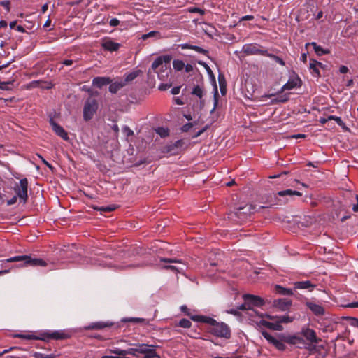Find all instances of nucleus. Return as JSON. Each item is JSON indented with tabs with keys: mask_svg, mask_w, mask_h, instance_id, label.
I'll list each match as a JSON object with an SVG mask.
<instances>
[{
	"mask_svg": "<svg viewBox=\"0 0 358 358\" xmlns=\"http://www.w3.org/2000/svg\"><path fill=\"white\" fill-rule=\"evenodd\" d=\"M13 262H22V265L31 266H46L47 263L41 258H32L29 255L15 256L0 262V276L8 273L12 269L9 265Z\"/></svg>",
	"mask_w": 358,
	"mask_h": 358,
	"instance_id": "1",
	"label": "nucleus"
},
{
	"mask_svg": "<svg viewBox=\"0 0 358 358\" xmlns=\"http://www.w3.org/2000/svg\"><path fill=\"white\" fill-rule=\"evenodd\" d=\"M15 337L26 340H42L49 341L50 340H64L70 337V335L64 331H47L41 332L38 336L34 334H17Z\"/></svg>",
	"mask_w": 358,
	"mask_h": 358,
	"instance_id": "2",
	"label": "nucleus"
},
{
	"mask_svg": "<svg viewBox=\"0 0 358 358\" xmlns=\"http://www.w3.org/2000/svg\"><path fill=\"white\" fill-rule=\"evenodd\" d=\"M243 299L244 303L238 306V310H252L254 307H261L264 303L263 299L253 294H245L243 295Z\"/></svg>",
	"mask_w": 358,
	"mask_h": 358,
	"instance_id": "3",
	"label": "nucleus"
},
{
	"mask_svg": "<svg viewBox=\"0 0 358 358\" xmlns=\"http://www.w3.org/2000/svg\"><path fill=\"white\" fill-rule=\"evenodd\" d=\"M208 331L213 335L228 339L231 337V329L224 322L215 323L213 327H210Z\"/></svg>",
	"mask_w": 358,
	"mask_h": 358,
	"instance_id": "4",
	"label": "nucleus"
},
{
	"mask_svg": "<svg viewBox=\"0 0 358 358\" xmlns=\"http://www.w3.org/2000/svg\"><path fill=\"white\" fill-rule=\"evenodd\" d=\"M99 104L97 101L92 97L88 98L85 103L83 108V119L85 121L92 120L96 113Z\"/></svg>",
	"mask_w": 358,
	"mask_h": 358,
	"instance_id": "5",
	"label": "nucleus"
},
{
	"mask_svg": "<svg viewBox=\"0 0 358 358\" xmlns=\"http://www.w3.org/2000/svg\"><path fill=\"white\" fill-rule=\"evenodd\" d=\"M13 189L19 197L20 202L26 203L28 200V180L27 178L21 179L19 184H17Z\"/></svg>",
	"mask_w": 358,
	"mask_h": 358,
	"instance_id": "6",
	"label": "nucleus"
},
{
	"mask_svg": "<svg viewBox=\"0 0 358 358\" xmlns=\"http://www.w3.org/2000/svg\"><path fill=\"white\" fill-rule=\"evenodd\" d=\"M242 52L247 55H261L266 56L268 50L259 44L250 43L245 44L242 48Z\"/></svg>",
	"mask_w": 358,
	"mask_h": 358,
	"instance_id": "7",
	"label": "nucleus"
},
{
	"mask_svg": "<svg viewBox=\"0 0 358 358\" xmlns=\"http://www.w3.org/2000/svg\"><path fill=\"white\" fill-rule=\"evenodd\" d=\"M134 346L138 347V353L143 354V358H155L159 357V356L156 352L155 345H148L145 343H137L134 344Z\"/></svg>",
	"mask_w": 358,
	"mask_h": 358,
	"instance_id": "8",
	"label": "nucleus"
},
{
	"mask_svg": "<svg viewBox=\"0 0 358 358\" xmlns=\"http://www.w3.org/2000/svg\"><path fill=\"white\" fill-rule=\"evenodd\" d=\"M294 289H314L315 285L310 280L298 281L293 283ZM277 291H292V288H283L279 285H276Z\"/></svg>",
	"mask_w": 358,
	"mask_h": 358,
	"instance_id": "9",
	"label": "nucleus"
},
{
	"mask_svg": "<svg viewBox=\"0 0 358 358\" xmlns=\"http://www.w3.org/2000/svg\"><path fill=\"white\" fill-rule=\"evenodd\" d=\"M184 144L185 143L182 140H178L173 143L164 146L163 152L171 155H178L181 151Z\"/></svg>",
	"mask_w": 358,
	"mask_h": 358,
	"instance_id": "10",
	"label": "nucleus"
},
{
	"mask_svg": "<svg viewBox=\"0 0 358 358\" xmlns=\"http://www.w3.org/2000/svg\"><path fill=\"white\" fill-rule=\"evenodd\" d=\"M306 306L309 308L312 313L316 317H322L325 315V308L319 303L313 300H308L305 302Z\"/></svg>",
	"mask_w": 358,
	"mask_h": 358,
	"instance_id": "11",
	"label": "nucleus"
},
{
	"mask_svg": "<svg viewBox=\"0 0 358 358\" xmlns=\"http://www.w3.org/2000/svg\"><path fill=\"white\" fill-rule=\"evenodd\" d=\"M301 334L311 343L317 344L322 341L317 336L316 332L308 327H303Z\"/></svg>",
	"mask_w": 358,
	"mask_h": 358,
	"instance_id": "12",
	"label": "nucleus"
},
{
	"mask_svg": "<svg viewBox=\"0 0 358 358\" xmlns=\"http://www.w3.org/2000/svg\"><path fill=\"white\" fill-rule=\"evenodd\" d=\"M292 305L291 299L287 298L275 299L273 301V306L281 311H287Z\"/></svg>",
	"mask_w": 358,
	"mask_h": 358,
	"instance_id": "13",
	"label": "nucleus"
},
{
	"mask_svg": "<svg viewBox=\"0 0 358 358\" xmlns=\"http://www.w3.org/2000/svg\"><path fill=\"white\" fill-rule=\"evenodd\" d=\"M115 326V328H118L119 327V325L118 324H116L112 322H102V321H100V322H93L90 324H89L88 326H86L85 327V329H87V330H91V329H98V330H100V329H103L106 327H113Z\"/></svg>",
	"mask_w": 358,
	"mask_h": 358,
	"instance_id": "14",
	"label": "nucleus"
},
{
	"mask_svg": "<svg viewBox=\"0 0 358 358\" xmlns=\"http://www.w3.org/2000/svg\"><path fill=\"white\" fill-rule=\"evenodd\" d=\"M101 47L105 50L109 52H115L117 51L119 48L121 47V44L113 41L110 38H107L103 41L101 43Z\"/></svg>",
	"mask_w": 358,
	"mask_h": 358,
	"instance_id": "15",
	"label": "nucleus"
},
{
	"mask_svg": "<svg viewBox=\"0 0 358 358\" xmlns=\"http://www.w3.org/2000/svg\"><path fill=\"white\" fill-rule=\"evenodd\" d=\"M110 352L111 353L115 354L117 355H131L136 357H139L138 353V347L131 348L127 350H121L117 348H115L113 349H110Z\"/></svg>",
	"mask_w": 358,
	"mask_h": 358,
	"instance_id": "16",
	"label": "nucleus"
},
{
	"mask_svg": "<svg viewBox=\"0 0 358 358\" xmlns=\"http://www.w3.org/2000/svg\"><path fill=\"white\" fill-rule=\"evenodd\" d=\"M301 80L298 76L294 78H289L288 81L282 87L281 91L292 90L297 87H301Z\"/></svg>",
	"mask_w": 358,
	"mask_h": 358,
	"instance_id": "17",
	"label": "nucleus"
},
{
	"mask_svg": "<svg viewBox=\"0 0 358 358\" xmlns=\"http://www.w3.org/2000/svg\"><path fill=\"white\" fill-rule=\"evenodd\" d=\"M50 125L52 126L53 131L57 136H59V137H61L62 139H64L65 141H67L69 139L68 134L66 133V131L64 129V128L62 126H60L59 124L56 123L52 120H50Z\"/></svg>",
	"mask_w": 358,
	"mask_h": 358,
	"instance_id": "18",
	"label": "nucleus"
},
{
	"mask_svg": "<svg viewBox=\"0 0 358 358\" xmlns=\"http://www.w3.org/2000/svg\"><path fill=\"white\" fill-rule=\"evenodd\" d=\"M199 78L198 83L194 86L191 93L192 95L201 99L203 96L204 83L203 76L200 75Z\"/></svg>",
	"mask_w": 358,
	"mask_h": 358,
	"instance_id": "19",
	"label": "nucleus"
},
{
	"mask_svg": "<svg viewBox=\"0 0 358 358\" xmlns=\"http://www.w3.org/2000/svg\"><path fill=\"white\" fill-rule=\"evenodd\" d=\"M191 319L194 322L208 324L210 327H213L215 323H217V321L215 319L204 315H192L191 316Z\"/></svg>",
	"mask_w": 358,
	"mask_h": 358,
	"instance_id": "20",
	"label": "nucleus"
},
{
	"mask_svg": "<svg viewBox=\"0 0 358 358\" xmlns=\"http://www.w3.org/2000/svg\"><path fill=\"white\" fill-rule=\"evenodd\" d=\"M112 83V79L109 77H96L92 80V85L98 88H101L104 85Z\"/></svg>",
	"mask_w": 358,
	"mask_h": 358,
	"instance_id": "21",
	"label": "nucleus"
},
{
	"mask_svg": "<svg viewBox=\"0 0 358 358\" xmlns=\"http://www.w3.org/2000/svg\"><path fill=\"white\" fill-rule=\"evenodd\" d=\"M282 341L287 343L291 344V345H296L299 343H303L304 341L303 338L292 335V336H282Z\"/></svg>",
	"mask_w": 358,
	"mask_h": 358,
	"instance_id": "22",
	"label": "nucleus"
},
{
	"mask_svg": "<svg viewBox=\"0 0 358 358\" xmlns=\"http://www.w3.org/2000/svg\"><path fill=\"white\" fill-rule=\"evenodd\" d=\"M260 323L263 326H264L270 329H272V330L282 331L283 329L282 326L278 322V320L275 323H273V322H271L266 321V320H261Z\"/></svg>",
	"mask_w": 358,
	"mask_h": 358,
	"instance_id": "23",
	"label": "nucleus"
},
{
	"mask_svg": "<svg viewBox=\"0 0 358 358\" xmlns=\"http://www.w3.org/2000/svg\"><path fill=\"white\" fill-rule=\"evenodd\" d=\"M317 65H322V64L315 59H310V69L311 70V73L315 77H320V73Z\"/></svg>",
	"mask_w": 358,
	"mask_h": 358,
	"instance_id": "24",
	"label": "nucleus"
},
{
	"mask_svg": "<svg viewBox=\"0 0 358 358\" xmlns=\"http://www.w3.org/2000/svg\"><path fill=\"white\" fill-rule=\"evenodd\" d=\"M308 45L313 46L315 53L318 56H321V55H327V54H329L330 52V51L329 50L323 49L320 45H318L315 42H312V43H306V48H307Z\"/></svg>",
	"mask_w": 358,
	"mask_h": 358,
	"instance_id": "25",
	"label": "nucleus"
},
{
	"mask_svg": "<svg viewBox=\"0 0 358 358\" xmlns=\"http://www.w3.org/2000/svg\"><path fill=\"white\" fill-rule=\"evenodd\" d=\"M141 70H135L129 73H126L124 75V79L122 80L124 83V85H127L128 83L133 81L136 78H137L141 73Z\"/></svg>",
	"mask_w": 358,
	"mask_h": 358,
	"instance_id": "26",
	"label": "nucleus"
},
{
	"mask_svg": "<svg viewBox=\"0 0 358 358\" xmlns=\"http://www.w3.org/2000/svg\"><path fill=\"white\" fill-rule=\"evenodd\" d=\"M109 86V92L112 94H116L118 90H120L121 88L124 87L125 86L124 83L122 82V80L116 81L114 83H110Z\"/></svg>",
	"mask_w": 358,
	"mask_h": 358,
	"instance_id": "27",
	"label": "nucleus"
},
{
	"mask_svg": "<svg viewBox=\"0 0 358 358\" xmlns=\"http://www.w3.org/2000/svg\"><path fill=\"white\" fill-rule=\"evenodd\" d=\"M267 317H268V318H269L271 320L277 319L278 322L280 324H281V323H290V322H293V320H294V317H289V315H282V316H278V317L268 315Z\"/></svg>",
	"mask_w": 358,
	"mask_h": 358,
	"instance_id": "28",
	"label": "nucleus"
},
{
	"mask_svg": "<svg viewBox=\"0 0 358 358\" xmlns=\"http://www.w3.org/2000/svg\"><path fill=\"white\" fill-rule=\"evenodd\" d=\"M278 195L280 196H301L302 194L300 192L292 189H286L283 191H280L278 192Z\"/></svg>",
	"mask_w": 358,
	"mask_h": 358,
	"instance_id": "29",
	"label": "nucleus"
},
{
	"mask_svg": "<svg viewBox=\"0 0 358 358\" xmlns=\"http://www.w3.org/2000/svg\"><path fill=\"white\" fill-rule=\"evenodd\" d=\"M285 342L282 341V336H280V340L275 339L273 342L272 345L275 346L276 349L280 351H284L286 349V345L284 343Z\"/></svg>",
	"mask_w": 358,
	"mask_h": 358,
	"instance_id": "30",
	"label": "nucleus"
},
{
	"mask_svg": "<svg viewBox=\"0 0 358 358\" xmlns=\"http://www.w3.org/2000/svg\"><path fill=\"white\" fill-rule=\"evenodd\" d=\"M218 266V264L216 262H210L208 266H207V275L210 278H215V273H214V268Z\"/></svg>",
	"mask_w": 358,
	"mask_h": 358,
	"instance_id": "31",
	"label": "nucleus"
},
{
	"mask_svg": "<svg viewBox=\"0 0 358 358\" xmlns=\"http://www.w3.org/2000/svg\"><path fill=\"white\" fill-rule=\"evenodd\" d=\"M123 322L144 323L145 320L141 317H124L122 319Z\"/></svg>",
	"mask_w": 358,
	"mask_h": 358,
	"instance_id": "32",
	"label": "nucleus"
},
{
	"mask_svg": "<svg viewBox=\"0 0 358 358\" xmlns=\"http://www.w3.org/2000/svg\"><path fill=\"white\" fill-rule=\"evenodd\" d=\"M266 57H268L269 58L272 59L273 60H274L275 62L278 63L281 66H285V62H284V60L280 58V57L275 55H273V54H271V53H269L268 52H267V54L266 55Z\"/></svg>",
	"mask_w": 358,
	"mask_h": 358,
	"instance_id": "33",
	"label": "nucleus"
},
{
	"mask_svg": "<svg viewBox=\"0 0 358 358\" xmlns=\"http://www.w3.org/2000/svg\"><path fill=\"white\" fill-rule=\"evenodd\" d=\"M173 69L176 71H182L185 67V63L180 59H174L173 61Z\"/></svg>",
	"mask_w": 358,
	"mask_h": 358,
	"instance_id": "34",
	"label": "nucleus"
},
{
	"mask_svg": "<svg viewBox=\"0 0 358 358\" xmlns=\"http://www.w3.org/2000/svg\"><path fill=\"white\" fill-rule=\"evenodd\" d=\"M151 37H155V38H161V34L159 31H150L149 33L148 34H143L142 36H141V38L143 40H146L148 39V38H151Z\"/></svg>",
	"mask_w": 358,
	"mask_h": 358,
	"instance_id": "35",
	"label": "nucleus"
},
{
	"mask_svg": "<svg viewBox=\"0 0 358 358\" xmlns=\"http://www.w3.org/2000/svg\"><path fill=\"white\" fill-rule=\"evenodd\" d=\"M33 357L34 358H55L56 355L53 353L45 354L42 352H36L34 353Z\"/></svg>",
	"mask_w": 358,
	"mask_h": 358,
	"instance_id": "36",
	"label": "nucleus"
},
{
	"mask_svg": "<svg viewBox=\"0 0 358 358\" xmlns=\"http://www.w3.org/2000/svg\"><path fill=\"white\" fill-rule=\"evenodd\" d=\"M156 132L162 138H165L169 135V129L164 127H158Z\"/></svg>",
	"mask_w": 358,
	"mask_h": 358,
	"instance_id": "37",
	"label": "nucleus"
},
{
	"mask_svg": "<svg viewBox=\"0 0 358 358\" xmlns=\"http://www.w3.org/2000/svg\"><path fill=\"white\" fill-rule=\"evenodd\" d=\"M161 66L162 69L164 68L163 63L161 61V58L157 57L152 64V69L156 72L158 73L157 69Z\"/></svg>",
	"mask_w": 358,
	"mask_h": 358,
	"instance_id": "38",
	"label": "nucleus"
},
{
	"mask_svg": "<svg viewBox=\"0 0 358 358\" xmlns=\"http://www.w3.org/2000/svg\"><path fill=\"white\" fill-rule=\"evenodd\" d=\"M178 326L182 328H189L192 326V322L188 319L182 318L179 321Z\"/></svg>",
	"mask_w": 358,
	"mask_h": 358,
	"instance_id": "39",
	"label": "nucleus"
},
{
	"mask_svg": "<svg viewBox=\"0 0 358 358\" xmlns=\"http://www.w3.org/2000/svg\"><path fill=\"white\" fill-rule=\"evenodd\" d=\"M251 210H253V208H252V206H250L248 207L245 206L243 208H240L239 209H238L236 215H237V216L239 217L241 214L247 213L246 210H248L250 214L253 213V211H251Z\"/></svg>",
	"mask_w": 358,
	"mask_h": 358,
	"instance_id": "40",
	"label": "nucleus"
},
{
	"mask_svg": "<svg viewBox=\"0 0 358 358\" xmlns=\"http://www.w3.org/2000/svg\"><path fill=\"white\" fill-rule=\"evenodd\" d=\"M262 335L264 336L265 339L268 341V342L271 344L275 341V338L269 334L266 331H262Z\"/></svg>",
	"mask_w": 358,
	"mask_h": 358,
	"instance_id": "41",
	"label": "nucleus"
},
{
	"mask_svg": "<svg viewBox=\"0 0 358 358\" xmlns=\"http://www.w3.org/2000/svg\"><path fill=\"white\" fill-rule=\"evenodd\" d=\"M262 335L264 336L265 339L268 341V342L271 344L275 341V338L269 334L266 331H262Z\"/></svg>",
	"mask_w": 358,
	"mask_h": 358,
	"instance_id": "42",
	"label": "nucleus"
},
{
	"mask_svg": "<svg viewBox=\"0 0 358 358\" xmlns=\"http://www.w3.org/2000/svg\"><path fill=\"white\" fill-rule=\"evenodd\" d=\"M192 50L199 52V53H201V54H203L204 55H206L208 56V51L202 48L201 47H199V46H197V45H192Z\"/></svg>",
	"mask_w": 358,
	"mask_h": 358,
	"instance_id": "43",
	"label": "nucleus"
},
{
	"mask_svg": "<svg viewBox=\"0 0 358 358\" xmlns=\"http://www.w3.org/2000/svg\"><path fill=\"white\" fill-rule=\"evenodd\" d=\"M94 209L98 210H100L102 212H112L113 210H115V207L112 206H106V207L103 206V207H100V208L94 207Z\"/></svg>",
	"mask_w": 358,
	"mask_h": 358,
	"instance_id": "44",
	"label": "nucleus"
},
{
	"mask_svg": "<svg viewBox=\"0 0 358 358\" xmlns=\"http://www.w3.org/2000/svg\"><path fill=\"white\" fill-rule=\"evenodd\" d=\"M161 262L165 263H182L181 259H178L176 258H162L161 259Z\"/></svg>",
	"mask_w": 358,
	"mask_h": 358,
	"instance_id": "45",
	"label": "nucleus"
},
{
	"mask_svg": "<svg viewBox=\"0 0 358 358\" xmlns=\"http://www.w3.org/2000/svg\"><path fill=\"white\" fill-rule=\"evenodd\" d=\"M122 132L124 133L127 137L134 135V131L127 125L124 126L122 129Z\"/></svg>",
	"mask_w": 358,
	"mask_h": 358,
	"instance_id": "46",
	"label": "nucleus"
},
{
	"mask_svg": "<svg viewBox=\"0 0 358 358\" xmlns=\"http://www.w3.org/2000/svg\"><path fill=\"white\" fill-rule=\"evenodd\" d=\"M159 58H161V61L162 62V63H165V64H169L172 59L171 55H169L161 56L159 57Z\"/></svg>",
	"mask_w": 358,
	"mask_h": 358,
	"instance_id": "47",
	"label": "nucleus"
},
{
	"mask_svg": "<svg viewBox=\"0 0 358 358\" xmlns=\"http://www.w3.org/2000/svg\"><path fill=\"white\" fill-rule=\"evenodd\" d=\"M340 306L345 307V308H358V301L352 302V303H341Z\"/></svg>",
	"mask_w": 358,
	"mask_h": 358,
	"instance_id": "48",
	"label": "nucleus"
},
{
	"mask_svg": "<svg viewBox=\"0 0 358 358\" xmlns=\"http://www.w3.org/2000/svg\"><path fill=\"white\" fill-rule=\"evenodd\" d=\"M189 11L190 13H199L200 15H203L205 14V10H202L198 7H193V8H189Z\"/></svg>",
	"mask_w": 358,
	"mask_h": 358,
	"instance_id": "49",
	"label": "nucleus"
},
{
	"mask_svg": "<svg viewBox=\"0 0 358 358\" xmlns=\"http://www.w3.org/2000/svg\"><path fill=\"white\" fill-rule=\"evenodd\" d=\"M218 105V92L217 90H215V94H214V106L213 108L211 110L210 113H213Z\"/></svg>",
	"mask_w": 358,
	"mask_h": 358,
	"instance_id": "50",
	"label": "nucleus"
},
{
	"mask_svg": "<svg viewBox=\"0 0 358 358\" xmlns=\"http://www.w3.org/2000/svg\"><path fill=\"white\" fill-rule=\"evenodd\" d=\"M0 5L3 6L7 12H10V1H2L0 2Z\"/></svg>",
	"mask_w": 358,
	"mask_h": 358,
	"instance_id": "51",
	"label": "nucleus"
},
{
	"mask_svg": "<svg viewBox=\"0 0 358 358\" xmlns=\"http://www.w3.org/2000/svg\"><path fill=\"white\" fill-rule=\"evenodd\" d=\"M120 20L117 18H112L108 22L109 25L111 27H117L120 24Z\"/></svg>",
	"mask_w": 358,
	"mask_h": 358,
	"instance_id": "52",
	"label": "nucleus"
},
{
	"mask_svg": "<svg viewBox=\"0 0 358 358\" xmlns=\"http://www.w3.org/2000/svg\"><path fill=\"white\" fill-rule=\"evenodd\" d=\"M193 127V124L192 123H187L185 124H184L182 128H181V130L183 131V132H187L189 131V129Z\"/></svg>",
	"mask_w": 358,
	"mask_h": 358,
	"instance_id": "53",
	"label": "nucleus"
},
{
	"mask_svg": "<svg viewBox=\"0 0 358 358\" xmlns=\"http://www.w3.org/2000/svg\"><path fill=\"white\" fill-rule=\"evenodd\" d=\"M198 64L199 65L203 66L208 73H212V71H211L210 68L209 67V66L205 62L199 61Z\"/></svg>",
	"mask_w": 358,
	"mask_h": 358,
	"instance_id": "54",
	"label": "nucleus"
},
{
	"mask_svg": "<svg viewBox=\"0 0 358 358\" xmlns=\"http://www.w3.org/2000/svg\"><path fill=\"white\" fill-rule=\"evenodd\" d=\"M180 310L185 315L191 317L192 315H190L189 310L185 305L180 306Z\"/></svg>",
	"mask_w": 358,
	"mask_h": 358,
	"instance_id": "55",
	"label": "nucleus"
},
{
	"mask_svg": "<svg viewBox=\"0 0 358 358\" xmlns=\"http://www.w3.org/2000/svg\"><path fill=\"white\" fill-rule=\"evenodd\" d=\"M164 268L170 270L175 273L179 272V269L175 266H171V265L164 266Z\"/></svg>",
	"mask_w": 358,
	"mask_h": 358,
	"instance_id": "56",
	"label": "nucleus"
},
{
	"mask_svg": "<svg viewBox=\"0 0 358 358\" xmlns=\"http://www.w3.org/2000/svg\"><path fill=\"white\" fill-rule=\"evenodd\" d=\"M239 310L238 309V308L236 309H230V310H227L226 312L229 314H231V315H234L235 316H239L241 314L238 311Z\"/></svg>",
	"mask_w": 358,
	"mask_h": 358,
	"instance_id": "57",
	"label": "nucleus"
},
{
	"mask_svg": "<svg viewBox=\"0 0 358 358\" xmlns=\"http://www.w3.org/2000/svg\"><path fill=\"white\" fill-rule=\"evenodd\" d=\"M208 127H209L208 125H206V127L202 128L201 130H199L198 132H196V134L194 136V137L197 138V137L200 136L208 129Z\"/></svg>",
	"mask_w": 358,
	"mask_h": 358,
	"instance_id": "58",
	"label": "nucleus"
},
{
	"mask_svg": "<svg viewBox=\"0 0 358 358\" xmlns=\"http://www.w3.org/2000/svg\"><path fill=\"white\" fill-rule=\"evenodd\" d=\"M350 324L354 327H358V319L355 317H349Z\"/></svg>",
	"mask_w": 358,
	"mask_h": 358,
	"instance_id": "59",
	"label": "nucleus"
},
{
	"mask_svg": "<svg viewBox=\"0 0 358 358\" xmlns=\"http://www.w3.org/2000/svg\"><path fill=\"white\" fill-rule=\"evenodd\" d=\"M17 197H18V196L16 195V196H13L10 199L8 200L7 205L11 206V205L15 204L17 201Z\"/></svg>",
	"mask_w": 358,
	"mask_h": 358,
	"instance_id": "60",
	"label": "nucleus"
},
{
	"mask_svg": "<svg viewBox=\"0 0 358 358\" xmlns=\"http://www.w3.org/2000/svg\"><path fill=\"white\" fill-rule=\"evenodd\" d=\"M335 121L342 128L344 129L345 127V123L343 122V121L341 120V117H337L336 119L335 120Z\"/></svg>",
	"mask_w": 358,
	"mask_h": 358,
	"instance_id": "61",
	"label": "nucleus"
},
{
	"mask_svg": "<svg viewBox=\"0 0 358 358\" xmlns=\"http://www.w3.org/2000/svg\"><path fill=\"white\" fill-rule=\"evenodd\" d=\"M254 19V16L251 15H247L245 16H243L241 19V21H249L252 20Z\"/></svg>",
	"mask_w": 358,
	"mask_h": 358,
	"instance_id": "62",
	"label": "nucleus"
},
{
	"mask_svg": "<svg viewBox=\"0 0 358 358\" xmlns=\"http://www.w3.org/2000/svg\"><path fill=\"white\" fill-rule=\"evenodd\" d=\"M180 86L174 87L171 90V94H174V95L178 94L180 93Z\"/></svg>",
	"mask_w": 358,
	"mask_h": 358,
	"instance_id": "63",
	"label": "nucleus"
},
{
	"mask_svg": "<svg viewBox=\"0 0 358 358\" xmlns=\"http://www.w3.org/2000/svg\"><path fill=\"white\" fill-rule=\"evenodd\" d=\"M348 70L349 69H348V66H343V65L341 66L339 68V71L341 73H346L347 72H348Z\"/></svg>",
	"mask_w": 358,
	"mask_h": 358,
	"instance_id": "64",
	"label": "nucleus"
}]
</instances>
